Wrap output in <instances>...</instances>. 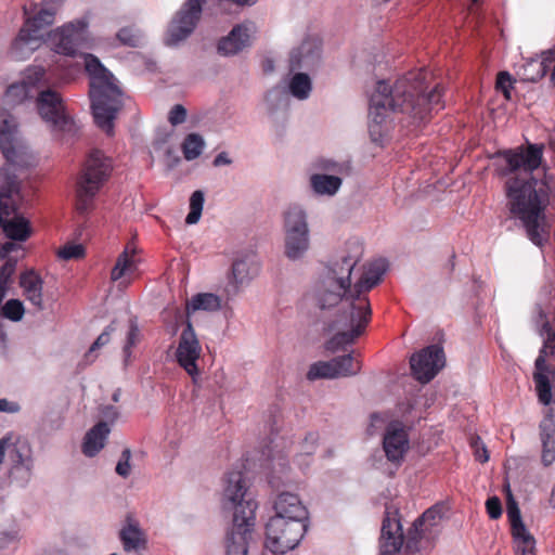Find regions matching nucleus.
I'll use <instances>...</instances> for the list:
<instances>
[{
	"instance_id": "f257e3e1",
	"label": "nucleus",
	"mask_w": 555,
	"mask_h": 555,
	"mask_svg": "<svg viewBox=\"0 0 555 555\" xmlns=\"http://www.w3.org/2000/svg\"><path fill=\"white\" fill-rule=\"evenodd\" d=\"M543 145L529 143L526 147L501 150L492 155L500 177L508 178L505 182L507 207L511 215L519 220L527 237L538 247H543L550 240V223L545 209L550 203L548 191L554 188V176L544 175L539 180L532 172L541 166Z\"/></svg>"
},
{
	"instance_id": "f03ea898",
	"label": "nucleus",
	"mask_w": 555,
	"mask_h": 555,
	"mask_svg": "<svg viewBox=\"0 0 555 555\" xmlns=\"http://www.w3.org/2000/svg\"><path fill=\"white\" fill-rule=\"evenodd\" d=\"M312 301L320 310L318 318L325 332H335L326 341V349L336 352L363 334L371 318L366 296L356 295L353 288L344 287L332 279L321 278L312 293Z\"/></svg>"
},
{
	"instance_id": "7ed1b4c3",
	"label": "nucleus",
	"mask_w": 555,
	"mask_h": 555,
	"mask_svg": "<svg viewBox=\"0 0 555 555\" xmlns=\"http://www.w3.org/2000/svg\"><path fill=\"white\" fill-rule=\"evenodd\" d=\"M44 77L42 67L28 68L20 82L10 85L3 95L0 108V151L7 163L18 168H28L35 165L36 157L21 137L17 122L9 112L10 108L21 104L24 100L35 96V87Z\"/></svg>"
},
{
	"instance_id": "20e7f679",
	"label": "nucleus",
	"mask_w": 555,
	"mask_h": 555,
	"mask_svg": "<svg viewBox=\"0 0 555 555\" xmlns=\"http://www.w3.org/2000/svg\"><path fill=\"white\" fill-rule=\"evenodd\" d=\"M222 508L232 512V528L227 534V555H247L255 526L257 503L242 470H231L224 478Z\"/></svg>"
},
{
	"instance_id": "39448f33",
	"label": "nucleus",
	"mask_w": 555,
	"mask_h": 555,
	"mask_svg": "<svg viewBox=\"0 0 555 555\" xmlns=\"http://www.w3.org/2000/svg\"><path fill=\"white\" fill-rule=\"evenodd\" d=\"M90 78L89 95L95 125L107 135H114V121L124 106L122 91L117 79L93 54L81 53Z\"/></svg>"
},
{
	"instance_id": "423d86ee",
	"label": "nucleus",
	"mask_w": 555,
	"mask_h": 555,
	"mask_svg": "<svg viewBox=\"0 0 555 555\" xmlns=\"http://www.w3.org/2000/svg\"><path fill=\"white\" fill-rule=\"evenodd\" d=\"M408 80H397L390 86L386 80H378L375 90L370 98V124L369 132L373 142L383 143L384 138L388 133L386 118L390 112L411 114L417 118L424 116L425 111L416 108L404 101H400L401 96L406 95L410 90Z\"/></svg>"
},
{
	"instance_id": "0eeeda50",
	"label": "nucleus",
	"mask_w": 555,
	"mask_h": 555,
	"mask_svg": "<svg viewBox=\"0 0 555 555\" xmlns=\"http://www.w3.org/2000/svg\"><path fill=\"white\" fill-rule=\"evenodd\" d=\"M113 171V160L100 149H91L83 157L75 184L76 210L88 212L100 190L108 181Z\"/></svg>"
},
{
	"instance_id": "6e6552de",
	"label": "nucleus",
	"mask_w": 555,
	"mask_h": 555,
	"mask_svg": "<svg viewBox=\"0 0 555 555\" xmlns=\"http://www.w3.org/2000/svg\"><path fill=\"white\" fill-rule=\"evenodd\" d=\"M13 165L0 167V228L4 235L15 242H25L31 234L29 221L18 214L15 196L21 191V180Z\"/></svg>"
},
{
	"instance_id": "1a4fd4ad",
	"label": "nucleus",
	"mask_w": 555,
	"mask_h": 555,
	"mask_svg": "<svg viewBox=\"0 0 555 555\" xmlns=\"http://www.w3.org/2000/svg\"><path fill=\"white\" fill-rule=\"evenodd\" d=\"M289 473L288 462L284 456L273 460L269 483L274 490L280 491L273 502V516L308 524L309 512L300 498L291 491L280 490L282 487H288L294 482Z\"/></svg>"
},
{
	"instance_id": "9d476101",
	"label": "nucleus",
	"mask_w": 555,
	"mask_h": 555,
	"mask_svg": "<svg viewBox=\"0 0 555 555\" xmlns=\"http://www.w3.org/2000/svg\"><path fill=\"white\" fill-rule=\"evenodd\" d=\"M54 15L53 7L42 5L36 15L26 18L11 47V53L16 60L28 59L43 44L41 29L53 24Z\"/></svg>"
},
{
	"instance_id": "9b49d317",
	"label": "nucleus",
	"mask_w": 555,
	"mask_h": 555,
	"mask_svg": "<svg viewBox=\"0 0 555 555\" xmlns=\"http://www.w3.org/2000/svg\"><path fill=\"white\" fill-rule=\"evenodd\" d=\"M308 524L272 516L266 524V547L274 554H285L298 546Z\"/></svg>"
},
{
	"instance_id": "f8f14e48",
	"label": "nucleus",
	"mask_w": 555,
	"mask_h": 555,
	"mask_svg": "<svg viewBox=\"0 0 555 555\" xmlns=\"http://www.w3.org/2000/svg\"><path fill=\"white\" fill-rule=\"evenodd\" d=\"M205 4L206 0H188L181 5L167 26L166 47L178 48L194 33Z\"/></svg>"
},
{
	"instance_id": "ddd939ff",
	"label": "nucleus",
	"mask_w": 555,
	"mask_h": 555,
	"mask_svg": "<svg viewBox=\"0 0 555 555\" xmlns=\"http://www.w3.org/2000/svg\"><path fill=\"white\" fill-rule=\"evenodd\" d=\"M398 80H408L410 85V90L406 92V95L401 96L400 101L405 100L406 104L411 103L412 105L416 106V108L425 111V114L422 116V118L406 114L409 118H411V122H423L434 106L440 102L441 92L439 87L436 86L430 92L425 93L426 87L424 86V75L422 72L409 73L406 76L399 78Z\"/></svg>"
},
{
	"instance_id": "4468645a",
	"label": "nucleus",
	"mask_w": 555,
	"mask_h": 555,
	"mask_svg": "<svg viewBox=\"0 0 555 555\" xmlns=\"http://www.w3.org/2000/svg\"><path fill=\"white\" fill-rule=\"evenodd\" d=\"M446 358L443 349L437 345H430L412 354L410 366L412 375L421 383H429L444 366Z\"/></svg>"
},
{
	"instance_id": "2eb2a0df",
	"label": "nucleus",
	"mask_w": 555,
	"mask_h": 555,
	"mask_svg": "<svg viewBox=\"0 0 555 555\" xmlns=\"http://www.w3.org/2000/svg\"><path fill=\"white\" fill-rule=\"evenodd\" d=\"M506 513L511 522L516 555H537V541L524 524L518 503L512 491L507 493Z\"/></svg>"
},
{
	"instance_id": "dca6fc26",
	"label": "nucleus",
	"mask_w": 555,
	"mask_h": 555,
	"mask_svg": "<svg viewBox=\"0 0 555 555\" xmlns=\"http://www.w3.org/2000/svg\"><path fill=\"white\" fill-rule=\"evenodd\" d=\"M201 344L195 334L191 320H185V327L181 333L179 345L176 351L178 363L192 376L193 382L196 383L198 375V367L196 361L201 354Z\"/></svg>"
},
{
	"instance_id": "f3484780",
	"label": "nucleus",
	"mask_w": 555,
	"mask_h": 555,
	"mask_svg": "<svg viewBox=\"0 0 555 555\" xmlns=\"http://www.w3.org/2000/svg\"><path fill=\"white\" fill-rule=\"evenodd\" d=\"M402 525L398 509L387 506L380 529V555H397L403 545Z\"/></svg>"
},
{
	"instance_id": "a211bd4d",
	"label": "nucleus",
	"mask_w": 555,
	"mask_h": 555,
	"mask_svg": "<svg viewBox=\"0 0 555 555\" xmlns=\"http://www.w3.org/2000/svg\"><path fill=\"white\" fill-rule=\"evenodd\" d=\"M37 108L41 118L48 122L53 130H63L67 124L65 107L61 95L46 89L37 93Z\"/></svg>"
},
{
	"instance_id": "6ab92c4d",
	"label": "nucleus",
	"mask_w": 555,
	"mask_h": 555,
	"mask_svg": "<svg viewBox=\"0 0 555 555\" xmlns=\"http://www.w3.org/2000/svg\"><path fill=\"white\" fill-rule=\"evenodd\" d=\"M256 26L253 22L235 25L230 33L217 43V52L222 56H233L251 46V35Z\"/></svg>"
},
{
	"instance_id": "aec40b11",
	"label": "nucleus",
	"mask_w": 555,
	"mask_h": 555,
	"mask_svg": "<svg viewBox=\"0 0 555 555\" xmlns=\"http://www.w3.org/2000/svg\"><path fill=\"white\" fill-rule=\"evenodd\" d=\"M8 457L9 467L34 463L33 451L26 439L8 434L0 439V464Z\"/></svg>"
},
{
	"instance_id": "412c9836",
	"label": "nucleus",
	"mask_w": 555,
	"mask_h": 555,
	"mask_svg": "<svg viewBox=\"0 0 555 555\" xmlns=\"http://www.w3.org/2000/svg\"><path fill=\"white\" fill-rule=\"evenodd\" d=\"M321 63V44L318 40L308 38L291 52L289 70H313Z\"/></svg>"
},
{
	"instance_id": "4be33fe9",
	"label": "nucleus",
	"mask_w": 555,
	"mask_h": 555,
	"mask_svg": "<svg viewBox=\"0 0 555 555\" xmlns=\"http://www.w3.org/2000/svg\"><path fill=\"white\" fill-rule=\"evenodd\" d=\"M384 451L390 462H400L409 448L406 433L398 423H391L383 441Z\"/></svg>"
},
{
	"instance_id": "5701e85b",
	"label": "nucleus",
	"mask_w": 555,
	"mask_h": 555,
	"mask_svg": "<svg viewBox=\"0 0 555 555\" xmlns=\"http://www.w3.org/2000/svg\"><path fill=\"white\" fill-rule=\"evenodd\" d=\"M539 436L542 444L541 462L547 467L555 462V420L553 409L546 410L540 422Z\"/></svg>"
},
{
	"instance_id": "b1692460",
	"label": "nucleus",
	"mask_w": 555,
	"mask_h": 555,
	"mask_svg": "<svg viewBox=\"0 0 555 555\" xmlns=\"http://www.w3.org/2000/svg\"><path fill=\"white\" fill-rule=\"evenodd\" d=\"M119 540L122 548L127 553H140L147 548V540L139 522L131 517H127L126 524L119 530Z\"/></svg>"
},
{
	"instance_id": "393cba45",
	"label": "nucleus",
	"mask_w": 555,
	"mask_h": 555,
	"mask_svg": "<svg viewBox=\"0 0 555 555\" xmlns=\"http://www.w3.org/2000/svg\"><path fill=\"white\" fill-rule=\"evenodd\" d=\"M358 261V256L344 255L330 262L322 278L332 279L344 287L351 288L350 276Z\"/></svg>"
},
{
	"instance_id": "a878e982",
	"label": "nucleus",
	"mask_w": 555,
	"mask_h": 555,
	"mask_svg": "<svg viewBox=\"0 0 555 555\" xmlns=\"http://www.w3.org/2000/svg\"><path fill=\"white\" fill-rule=\"evenodd\" d=\"M548 354L544 348L541 349L539 357L535 359L533 373V380L535 384V390L539 401L543 405H550L555 403L552 399L551 385L548 380L547 371L552 365L546 364L545 356Z\"/></svg>"
},
{
	"instance_id": "bb28decb",
	"label": "nucleus",
	"mask_w": 555,
	"mask_h": 555,
	"mask_svg": "<svg viewBox=\"0 0 555 555\" xmlns=\"http://www.w3.org/2000/svg\"><path fill=\"white\" fill-rule=\"evenodd\" d=\"M284 235H310L308 214L304 207L294 204L283 214Z\"/></svg>"
},
{
	"instance_id": "cd10ccee",
	"label": "nucleus",
	"mask_w": 555,
	"mask_h": 555,
	"mask_svg": "<svg viewBox=\"0 0 555 555\" xmlns=\"http://www.w3.org/2000/svg\"><path fill=\"white\" fill-rule=\"evenodd\" d=\"M256 272L257 266L253 255H244L235 259L232 263V281L225 288L227 293L235 295L238 291V285L246 282Z\"/></svg>"
},
{
	"instance_id": "c85d7f7f",
	"label": "nucleus",
	"mask_w": 555,
	"mask_h": 555,
	"mask_svg": "<svg viewBox=\"0 0 555 555\" xmlns=\"http://www.w3.org/2000/svg\"><path fill=\"white\" fill-rule=\"evenodd\" d=\"M109 433V425L105 422L94 425L85 436L82 453L88 457L95 456L104 448Z\"/></svg>"
},
{
	"instance_id": "c756f323",
	"label": "nucleus",
	"mask_w": 555,
	"mask_h": 555,
	"mask_svg": "<svg viewBox=\"0 0 555 555\" xmlns=\"http://www.w3.org/2000/svg\"><path fill=\"white\" fill-rule=\"evenodd\" d=\"M388 262L386 259H377L372 262L367 270L363 273L362 278L353 286L356 295L365 296L364 293L376 286L385 272L387 271Z\"/></svg>"
},
{
	"instance_id": "7c9ffc66",
	"label": "nucleus",
	"mask_w": 555,
	"mask_h": 555,
	"mask_svg": "<svg viewBox=\"0 0 555 555\" xmlns=\"http://www.w3.org/2000/svg\"><path fill=\"white\" fill-rule=\"evenodd\" d=\"M221 308V299L212 293H198L186 302L185 320H190L192 313L203 310L208 312L218 311Z\"/></svg>"
},
{
	"instance_id": "2f4dec72",
	"label": "nucleus",
	"mask_w": 555,
	"mask_h": 555,
	"mask_svg": "<svg viewBox=\"0 0 555 555\" xmlns=\"http://www.w3.org/2000/svg\"><path fill=\"white\" fill-rule=\"evenodd\" d=\"M310 248V235H284V255L292 261L302 259Z\"/></svg>"
},
{
	"instance_id": "473e14b6",
	"label": "nucleus",
	"mask_w": 555,
	"mask_h": 555,
	"mask_svg": "<svg viewBox=\"0 0 555 555\" xmlns=\"http://www.w3.org/2000/svg\"><path fill=\"white\" fill-rule=\"evenodd\" d=\"M343 180L334 175L314 173L310 177V186L318 195H335L340 189Z\"/></svg>"
},
{
	"instance_id": "72a5a7b5",
	"label": "nucleus",
	"mask_w": 555,
	"mask_h": 555,
	"mask_svg": "<svg viewBox=\"0 0 555 555\" xmlns=\"http://www.w3.org/2000/svg\"><path fill=\"white\" fill-rule=\"evenodd\" d=\"M50 50L54 53L68 56L69 55V25L64 24L61 27L51 30L47 39H43Z\"/></svg>"
},
{
	"instance_id": "f704fd0d",
	"label": "nucleus",
	"mask_w": 555,
	"mask_h": 555,
	"mask_svg": "<svg viewBox=\"0 0 555 555\" xmlns=\"http://www.w3.org/2000/svg\"><path fill=\"white\" fill-rule=\"evenodd\" d=\"M336 378L356 376L361 371V362L356 361L351 353L338 356L330 360Z\"/></svg>"
},
{
	"instance_id": "c9c22d12",
	"label": "nucleus",
	"mask_w": 555,
	"mask_h": 555,
	"mask_svg": "<svg viewBox=\"0 0 555 555\" xmlns=\"http://www.w3.org/2000/svg\"><path fill=\"white\" fill-rule=\"evenodd\" d=\"M117 330V321L113 320L104 331L98 336V338L90 346L88 351L83 356V362L78 363L77 367H85L91 363H93L96 359V354L94 353L98 349L106 346L111 341V337L114 332Z\"/></svg>"
},
{
	"instance_id": "e433bc0d",
	"label": "nucleus",
	"mask_w": 555,
	"mask_h": 555,
	"mask_svg": "<svg viewBox=\"0 0 555 555\" xmlns=\"http://www.w3.org/2000/svg\"><path fill=\"white\" fill-rule=\"evenodd\" d=\"M266 106L270 115L279 111H285L288 107L289 96L284 87H274L266 95Z\"/></svg>"
},
{
	"instance_id": "4c0bfd02",
	"label": "nucleus",
	"mask_w": 555,
	"mask_h": 555,
	"mask_svg": "<svg viewBox=\"0 0 555 555\" xmlns=\"http://www.w3.org/2000/svg\"><path fill=\"white\" fill-rule=\"evenodd\" d=\"M289 91L293 96L298 100H306L309 98L312 83L311 79L306 73H296L289 81Z\"/></svg>"
},
{
	"instance_id": "58836bf2",
	"label": "nucleus",
	"mask_w": 555,
	"mask_h": 555,
	"mask_svg": "<svg viewBox=\"0 0 555 555\" xmlns=\"http://www.w3.org/2000/svg\"><path fill=\"white\" fill-rule=\"evenodd\" d=\"M205 147L204 138L198 133L188 134L181 145L183 156L186 160H194L201 156Z\"/></svg>"
},
{
	"instance_id": "ea45409f",
	"label": "nucleus",
	"mask_w": 555,
	"mask_h": 555,
	"mask_svg": "<svg viewBox=\"0 0 555 555\" xmlns=\"http://www.w3.org/2000/svg\"><path fill=\"white\" fill-rule=\"evenodd\" d=\"M428 527L418 526L416 521L408 531L405 550L409 552H418L422 548V541L427 538Z\"/></svg>"
},
{
	"instance_id": "a19ab883",
	"label": "nucleus",
	"mask_w": 555,
	"mask_h": 555,
	"mask_svg": "<svg viewBox=\"0 0 555 555\" xmlns=\"http://www.w3.org/2000/svg\"><path fill=\"white\" fill-rule=\"evenodd\" d=\"M444 515V506L443 504H435L434 506L426 509L422 516H420L415 521L418 526L428 527V531L431 532V528L439 525Z\"/></svg>"
},
{
	"instance_id": "79ce46f5",
	"label": "nucleus",
	"mask_w": 555,
	"mask_h": 555,
	"mask_svg": "<svg viewBox=\"0 0 555 555\" xmlns=\"http://www.w3.org/2000/svg\"><path fill=\"white\" fill-rule=\"evenodd\" d=\"M547 72V66L543 61L530 60L522 66L521 77L526 81L535 82L543 78Z\"/></svg>"
},
{
	"instance_id": "37998d69",
	"label": "nucleus",
	"mask_w": 555,
	"mask_h": 555,
	"mask_svg": "<svg viewBox=\"0 0 555 555\" xmlns=\"http://www.w3.org/2000/svg\"><path fill=\"white\" fill-rule=\"evenodd\" d=\"M34 463L26 465L10 466L8 476L11 482L24 488L30 481L33 476Z\"/></svg>"
},
{
	"instance_id": "c03bdc74",
	"label": "nucleus",
	"mask_w": 555,
	"mask_h": 555,
	"mask_svg": "<svg viewBox=\"0 0 555 555\" xmlns=\"http://www.w3.org/2000/svg\"><path fill=\"white\" fill-rule=\"evenodd\" d=\"M205 202V194L203 191H194L190 197V212L185 218L186 224H195L199 221Z\"/></svg>"
},
{
	"instance_id": "a18cd8bd",
	"label": "nucleus",
	"mask_w": 555,
	"mask_h": 555,
	"mask_svg": "<svg viewBox=\"0 0 555 555\" xmlns=\"http://www.w3.org/2000/svg\"><path fill=\"white\" fill-rule=\"evenodd\" d=\"M320 378L335 379L331 361H318L310 365L307 373V379L313 382Z\"/></svg>"
},
{
	"instance_id": "49530a36",
	"label": "nucleus",
	"mask_w": 555,
	"mask_h": 555,
	"mask_svg": "<svg viewBox=\"0 0 555 555\" xmlns=\"http://www.w3.org/2000/svg\"><path fill=\"white\" fill-rule=\"evenodd\" d=\"M24 313L25 308L20 299H9L1 308V315L13 322L21 321Z\"/></svg>"
},
{
	"instance_id": "de8ad7c7",
	"label": "nucleus",
	"mask_w": 555,
	"mask_h": 555,
	"mask_svg": "<svg viewBox=\"0 0 555 555\" xmlns=\"http://www.w3.org/2000/svg\"><path fill=\"white\" fill-rule=\"evenodd\" d=\"M117 39L120 41L121 44L137 48L142 44L143 36L141 31L134 27H124L121 28L117 35Z\"/></svg>"
},
{
	"instance_id": "09e8293b",
	"label": "nucleus",
	"mask_w": 555,
	"mask_h": 555,
	"mask_svg": "<svg viewBox=\"0 0 555 555\" xmlns=\"http://www.w3.org/2000/svg\"><path fill=\"white\" fill-rule=\"evenodd\" d=\"M15 268H16V259H14V258H9L5 261V263L2 267H0V304L7 296L8 284H9L11 276L15 272Z\"/></svg>"
},
{
	"instance_id": "8fccbe9b",
	"label": "nucleus",
	"mask_w": 555,
	"mask_h": 555,
	"mask_svg": "<svg viewBox=\"0 0 555 555\" xmlns=\"http://www.w3.org/2000/svg\"><path fill=\"white\" fill-rule=\"evenodd\" d=\"M131 266H132V261H131L127 250L122 251L118 256L116 263H115L114 268L112 269L111 279L113 281H118L126 274V272H128L130 270Z\"/></svg>"
},
{
	"instance_id": "3c124183",
	"label": "nucleus",
	"mask_w": 555,
	"mask_h": 555,
	"mask_svg": "<svg viewBox=\"0 0 555 555\" xmlns=\"http://www.w3.org/2000/svg\"><path fill=\"white\" fill-rule=\"evenodd\" d=\"M139 339H140V330H139L137 318H131L129 320V330H128L127 337H126V344L124 346V354H125L126 359L130 357V354H131L130 349H131V347L137 345Z\"/></svg>"
},
{
	"instance_id": "603ef678",
	"label": "nucleus",
	"mask_w": 555,
	"mask_h": 555,
	"mask_svg": "<svg viewBox=\"0 0 555 555\" xmlns=\"http://www.w3.org/2000/svg\"><path fill=\"white\" fill-rule=\"evenodd\" d=\"M88 26H89V17L87 15L77 18L75 22H72V42L74 39L78 41H87L88 39Z\"/></svg>"
},
{
	"instance_id": "864d4df0",
	"label": "nucleus",
	"mask_w": 555,
	"mask_h": 555,
	"mask_svg": "<svg viewBox=\"0 0 555 555\" xmlns=\"http://www.w3.org/2000/svg\"><path fill=\"white\" fill-rule=\"evenodd\" d=\"M20 285L24 289V293L39 289L42 288V280L35 271L29 270L21 274Z\"/></svg>"
},
{
	"instance_id": "5fc2aeb1",
	"label": "nucleus",
	"mask_w": 555,
	"mask_h": 555,
	"mask_svg": "<svg viewBox=\"0 0 555 555\" xmlns=\"http://www.w3.org/2000/svg\"><path fill=\"white\" fill-rule=\"evenodd\" d=\"M319 434L315 431L307 433L300 448L299 459L302 456H311L318 447Z\"/></svg>"
},
{
	"instance_id": "6e6d98bb",
	"label": "nucleus",
	"mask_w": 555,
	"mask_h": 555,
	"mask_svg": "<svg viewBox=\"0 0 555 555\" xmlns=\"http://www.w3.org/2000/svg\"><path fill=\"white\" fill-rule=\"evenodd\" d=\"M130 459H131V451L130 449L126 448L120 455L119 461L117 462L115 472L118 476L122 478L129 477L131 473V465H130Z\"/></svg>"
},
{
	"instance_id": "4d7b16f0",
	"label": "nucleus",
	"mask_w": 555,
	"mask_h": 555,
	"mask_svg": "<svg viewBox=\"0 0 555 555\" xmlns=\"http://www.w3.org/2000/svg\"><path fill=\"white\" fill-rule=\"evenodd\" d=\"M515 80L508 72H500L496 78V89L501 90L506 100L511 99V90Z\"/></svg>"
},
{
	"instance_id": "13d9d810",
	"label": "nucleus",
	"mask_w": 555,
	"mask_h": 555,
	"mask_svg": "<svg viewBox=\"0 0 555 555\" xmlns=\"http://www.w3.org/2000/svg\"><path fill=\"white\" fill-rule=\"evenodd\" d=\"M470 446L474 450V455L480 463H486L489 460L488 450L479 436H474L470 439Z\"/></svg>"
},
{
	"instance_id": "bf43d9fd",
	"label": "nucleus",
	"mask_w": 555,
	"mask_h": 555,
	"mask_svg": "<svg viewBox=\"0 0 555 555\" xmlns=\"http://www.w3.org/2000/svg\"><path fill=\"white\" fill-rule=\"evenodd\" d=\"M188 112L181 104H176L169 112L168 120L172 126L183 124L186 119Z\"/></svg>"
},
{
	"instance_id": "052dcab7",
	"label": "nucleus",
	"mask_w": 555,
	"mask_h": 555,
	"mask_svg": "<svg viewBox=\"0 0 555 555\" xmlns=\"http://www.w3.org/2000/svg\"><path fill=\"white\" fill-rule=\"evenodd\" d=\"M486 508L491 519H498L502 515V504L498 496H491L486 501Z\"/></svg>"
},
{
	"instance_id": "680f3d73",
	"label": "nucleus",
	"mask_w": 555,
	"mask_h": 555,
	"mask_svg": "<svg viewBox=\"0 0 555 555\" xmlns=\"http://www.w3.org/2000/svg\"><path fill=\"white\" fill-rule=\"evenodd\" d=\"M101 415L103 417L102 422H105L107 425L114 424L119 417V411L113 405H104L101 409Z\"/></svg>"
},
{
	"instance_id": "e2e57ef3",
	"label": "nucleus",
	"mask_w": 555,
	"mask_h": 555,
	"mask_svg": "<svg viewBox=\"0 0 555 555\" xmlns=\"http://www.w3.org/2000/svg\"><path fill=\"white\" fill-rule=\"evenodd\" d=\"M21 406L17 402L9 401L8 399H0V412L17 413Z\"/></svg>"
},
{
	"instance_id": "0e129e2a",
	"label": "nucleus",
	"mask_w": 555,
	"mask_h": 555,
	"mask_svg": "<svg viewBox=\"0 0 555 555\" xmlns=\"http://www.w3.org/2000/svg\"><path fill=\"white\" fill-rule=\"evenodd\" d=\"M26 298L37 307H41L42 302V288L39 289H33L29 292H25Z\"/></svg>"
},
{
	"instance_id": "69168bd1",
	"label": "nucleus",
	"mask_w": 555,
	"mask_h": 555,
	"mask_svg": "<svg viewBox=\"0 0 555 555\" xmlns=\"http://www.w3.org/2000/svg\"><path fill=\"white\" fill-rule=\"evenodd\" d=\"M318 166H319L320 169L325 170V171H332V172L340 171V166L338 164H336L335 162L330 160V159H321V160H319Z\"/></svg>"
},
{
	"instance_id": "338daca9",
	"label": "nucleus",
	"mask_w": 555,
	"mask_h": 555,
	"mask_svg": "<svg viewBox=\"0 0 555 555\" xmlns=\"http://www.w3.org/2000/svg\"><path fill=\"white\" fill-rule=\"evenodd\" d=\"M15 539H16L15 533L0 530V550L7 547Z\"/></svg>"
},
{
	"instance_id": "774afa93",
	"label": "nucleus",
	"mask_w": 555,
	"mask_h": 555,
	"mask_svg": "<svg viewBox=\"0 0 555 555\" xmlns=\"http://www.w3.org/2000/svg\"><path fill=\"white\" fill-rule=\"evenodd\" d=\"M543 348L546 350V352L555 359V333L550 335L544 343Z\"/></svg>"
}]
</instances>
